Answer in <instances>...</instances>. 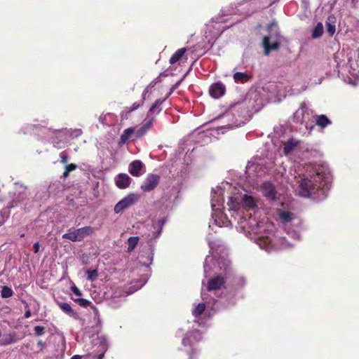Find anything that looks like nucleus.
Returning <instances> with one entry per match:
<instances>
[{"label": "nucleus", "instance_id": "obj_37", "mask_svg": "<svg viewBox=\"0 0 359 359\" xmlns=\"http://www.w3.org/2000/svg\"><path fill=\"white\" fill-rule=\"evenodd\" d=\"M77 168V165L75 163H70L65 166V170L69 172L75 170Z\"/></svg>", "mask_w": 359, "mask_h": 359}, {"label": "nucleus", "instance_id": "obj_18", "mask_svg": "<svg viewBox=\"0 0 359 359\" xmlns=\"http://www.w3.org/2000/svg\"><path fill=\"white\" fill-rule=\"evenodd\" d=\"M167 97H165L163 99H158L156 100L154 103L151 106L149 112L147 114V117H149V114H158L162 109L160 107V106L165 102Z\"/></svg>", "mask_w": 359, "mask_h": 359}, {"label": "nucleus", "instance_id": "obj_14", "mask_svg": "<svg viewBox=\"0 0 359 359\" xmlns=\"http://www.w3.org/2000/svg\"><path fill=\"white\" fill-rule=\"evenodd\" d=\"M155 121L154 117H151L148 121L143 123L141 127L135 132L136 138H140L144 135L151 128L154 122Z\"/></svg>", "mask_w": 359, "mask_h": 359}, {"label": "nucleus", "instance_id": "obj_23", "mask_svg": "<svg viewBox=\"0 0 359 359\" xmlns=\"http://www.w3.org/2000/svg\"><path fill=\"white\" fill-rule=\"evenodd\" d=\"M278 214L282 222L287 223L293 219V214L288 211L278 210Z\"/></svg>", "mask_w": 359, "mask_h": 359}, {"label": "nucleus", "instance_id": "obj_27", "mask_svg": "<svg viewBox=\"0 0 359 359\" xmlns=\"http://www.w3.org/2000/svg\"><path fill=\"white\" fill-rule=\"evenodd\" d=\"M227 205L229 207V209L231 210H237L240 208V203L236 198L233 197H230L229 198Z\"/></svg>", "mask_w": 359, "mask_h": 359}, {"label": "nucleus", "instance_id": "obj_44", "mask_svg": "<svg viewBox=\"0 0 359 359\" xmlns=\"http://www.w3.org/2000/svg\"><path fill=\"white\" fill-rule=\"evenodd\" d=\"M70 359H81V356L79 355H75L72 356Z\"/></svg>", "mask_w": 359, "mask_h": 359}, {"label": "nucleus", "instance_id": "obj_3", "mask_svg": "<svg viewBox=\"0 0 359 359\" xmlns=\"http://www.w3.org/2000/svg\"><path fill=\"white\" fill-rule=\"evenodd\" d=\"M224 264L225 265L224 274L217 275L208 280L207 288L209 291L220 290L224 285L227 276L231 273V263L227 261Z\"/></svg>", "mask_w": 359, "mask_h": 359}, {"label": "nucleus", "instance_id": "obj_25", "mask_svg": "<svg viewBox=\"0 0 359 359\" xmlns=\"http://www.w3.org/2000/svg\"><path fill=\"white\" fill-rule=\"evenodd\" d=\"M323 34V25L321 22H318L313 29L311 34L313 39H318L322 36Z\"/></svg>", "mask_w": 359, "mask_h": 359}, {"label": "nucleus", "instance_id": "obj_31", "mask_svg": "<svg viewBox=\"0 0 359 359\" xmlns=\"http://www.w3.org/2000/svg\"><path fill=\"white\" fill-rule=\"evenodd\" d=\"M86 273L87 275L88 280L94 281L98 277V271L97 269H86Z\"/></svg>", "mask_w": 359, "mask_h": 359}, {"label": "nucleus", "instance_id": "obj_8", "mask_svg": "<svg viewBox=\"0 0 359 359\" xmlns=\"http://www.w3.org/2000/svg\"><path fill=\"white\" fill-rule=\"evenodd\" d=\"M160 182V176L154 174L147 175L140 188L144 192H149L154 190Z\"/></svg>", "mask_w": 359, "mask_h": 359}, {"label": "nucleus", "instance_id": "obj_26", "mask_svg": "<svg viewBox=\"0 0 359 359\" xmlns=\"http://www.w3.org/2000/svg\"><path fill=\"white\" fill-rule=\"evenodd\" d=\"M305 109L304 108L299 109L294 114V121L296 123H302L304 121V114Z\"/></svg>", "mask_w": 359, "mask_h": 359}, {"label": "nucleus", "instance_id": "obj_12", "mask_svg": "<svg viewBox=\"0 0 359 359\" xmlns=\"http://www.w3.org/2000/svg\"><path fill=\"white\" fill-rule=\"evenodd\" d=\"M126 297V295H122L121 293H111V294L107 295L106 302L110 306L117 308L124 301Z\"/></svg>", "mask_w": 359, "mask_h": 359}, {"label": "nucleus", "instance_id": "obj_39", "mask_svg": "<svg viewBox=\"0 0 359 359\" xmlns=\"http://www.w3.org/2000/svg\"><path fill=\"white\" fill-rule=\"evenodd\" d=\"M39 248H40V245H39V242H36L35 243H34L33 248H34V253L39 252Z\"/></svg>", "mask_w": 359, "mask_h": 359}, {"label": "nucleus", "instance_id": "obj_45", "mask_svg": "<svg viewBox=\"0 0 359 359\" xmlns=\"http://www.w3.org/2000/svg\"><path fill=\"white\" fill-rule=\"evenodd\" d=\"M38 345H39L41 348H42V347L43 346V342L42 341H41V340H40V341H38Z\"/></svg>", "mask_w": 359, "mask_h": 359}, {"label": "nucleus", "instance_id": "obj_10", "mask_svg": "<svg viewBox=\"0 0 359 359\" xmlns=\"http://www.w3.org/2000/svg\"><path fill=\"white\" fill-rule=\"evenodd\" d=\"M96 340L97 342L95 344H98V351L96 354L94 355V357L97 358V359H102L104 353L108 349L107 339L105 336L102 335L97 336Z\"/></svg>", "mask_w": 359, "mask_h": 359}, {"label": "nucleus", "instance_id": "obj_35", "mask_svg": "<svg viewBox=\"0 0 359 359\" xmlns=\"http://www.w3.org/2000/svg\"><path fill=\"white\" fill-rule=\"evenodd\" d=\"M60 156L61 158V160H60L61 163L62 164H67L68 162V159H69V155H68L67 152L65 151H62L60 154Z\"/></svg>", "mask_w": 359, "mask_h": 359}, {"label": "nucleus", "instance_id": "obj_17", "mask_svg": "<svg viewBox=\"0 0 359 359\" xmlns=\"http://www.w3.org/2000/svg\"><path fill=\"white\" fill-rule=\"evenodd\" d=\"M332 121L328 117L324 114L318 115L316 116V124L321 128H325L330 125Z\"/></svg>", "mask_w": 359, "mask_h": 359}, {"label": "nucleus", "instance_id": "obj_13", "mask_svg": "<svg viewBox=\"0 0 359 359\" xmlns=\"http://www.w3.org/2000/svg\"><path fill=\"white\" fill-rule=\"evenodd\" d=\"M131 180H132L128 175L126 173H120L116 176L115 183L117 187L121 189H124L129 187Z\"/></svg>", "mask_w": 359, "mask_h": 359}, {"label": "nucleus", "instance_id": "obj_36", "mask_svg": "<svg viewBox=\"0 0 359 359\" xmlns=\"http://www.w3.org/2000/svg\"><path fill=\"white\" fill-rule=\"evenodd\" d=\"M35 334L36 336H41L45 333V327L43 326H36L34 327Z\"/></svg>", "mask_w": 359, "mask_h": 359}, {"label": "nucleus", "instance_id": "obj_21", "mask_svg": "<svg viewBox=\"0 0 359 359\" xmlns=\"http://www.w3.org/2000/svg\"><path fill=\"white\" fill-rule=\"evenodd\" d=\"M82 293H73L72 299L80 306L86 308L90 304V302L86 299L81 298Z\"/></svg>", "mask_w": 359, "mask_h": 359}, {"label": "nucleus", "instance_id": "obj_4", "mask_svg": "<svg viewBox=\"0 0 359 359\" xmlns=\"http://www.w3.org/2000/svg\"><path fill=\"white\" fill-rule=\"evenodd\" d=\"M94 232L92 226H87L77 229H69L68 231L62 235V238L68 239L73 242L81 241L83 238L90 236Z\"/></svg>", "mask_w": 359, "mask_h": 359}, {"label": "nucleus", "instance_id": "obj_41", "mask_svg": "<svg viewBox=\"0 0 359 359\" xmlns=\"http://www.w3.org/2000/svg\"><path fill=\"white\" fill-rule=\"evenodd\" d=\"M1 292H13V291L10 287H8L7 286H4Z\"/></svg>", "mask_w": 359, "mask_h": 359}, {"label": "nucleus", "instance_id": "obj_30", "mask_svg": "<svg viewBox=\"0 0 359 359\" xmlns=\"http://www.w3.org/2000/svg\"><path fill=\"white\" fill-rule=\"evenodd\" d=\"M111 294V293H92V298L96 303H100L104 299L106 300L107 295Z\"/></svg>", "mask_w": 359, "mask_h": 359}, {"label": "nucleus", "instance_id": "obj_11", "mask_svg": "<svg viewBox=\"0 0 359 359\" xmlns=\"http://www.w3.org/2000/svg\"><path fill=\"white\" fill-rule=\"evenodd\" d=\"M262 46L265 55H269L271 50H278L280 47V43L278 41L270 42V37L265 36L262 39Z\"/></svg>", "mask_w": 359, "mask_h": 359}, {"label": "nucleus", "instance_id": "obj_2", "mask_svg": "<svg viewBox=\"0 0 359 359\" xmlns=\"http://www.w3.org/2000/svg\"><path fill=\"white\" fill-rule=\"evenodd\" d=\"M329 174V170L321 166L316 170L313 180L302 178L299 182L298 191L299 195L306 198L314 195L321 187H324L328 183Z\"/></svg>", "mask_w": 359, "mask_h": 359}, {"label": "nucleus", "instance_id": "obj_28", "mask_svg": "<svg viewBox=\"0 0 359 359\" xmlns=\"http://www.w3.org/2000/svg\"><path fill=\"white\" fill-rule=\"evenodd\" d=\"M134 129L133 128H128L123 132L121 135V141L123 143H125L128 139L130 137L131 135L133 133Z\"/></svg>", "mask_w": 359, "mask_h": 359}, {"label": "nucleus", "instance_id": "obj_24", "mask_svg": "<svg viewBox=\"0 0 359 359\" xmlns=\"http://www.w3.org/2000/svg\"><path fill=\"white\" fill-rule=\"evenodd\" d=\"M146 93H147V92L144 90V93L142 94V97L141 100L138 102H134L131 105V107L129 108L128 111L126 112V115L129 114L132 111L137 109L139 107H140L141 106H142L144 104Z\"/></svg>", "mask_w": 359, "mask_h": 359}, {"label": "nucleus", "instance_id": "obj_47", "mask_svg": "<svg viewBox=\"0 0 359 359\" xmlns=\"http://www.w3.org/2000/svg\"><path fill=\"white\" fill-rule=\"evenodd\" d=\"M95 317H97V319L99 320V316H98V315H97V312H95Z\"/></svg>", "mask_w": 359, "mask_h": 359}, {"label": "nucleus", "instance_id": "obj_22", "mask_svg": "<svg viewBox=\"0 0 359 359\" xmlns=\"http://www.w3.org/2000/svg\"><path fill=\"white\" fill-rule=\"evenodd\" d=\"M243 205L248 210H252L256 207V203L252 196L245 195L243 199Z\"/></svg>", "mask_w": 359, "mask_h": 359}, {"label": "nucleus", "instance_id": "obj_9", "mask_svg": "<svg viewBox=\"0 0 359 359\" xmlns=\"http://www.w3.org/2000/svg\"><path fill=\"white\" fill-rule=\"evenodd\" d=\"M226 93V86L222 82H216L212 83L209 88L210 95L215 98L219 99Z\"/></svg>", "mask_w": 359, "mask_h": 359}, {"label": "nucleus", "instance_id": "obj_33", "mask_svg": "<svg viewBox=\"0 0 359 359\" xmlns=\"http://www.w3.org/2000/svg\"><path fill=\"white\" fill-rule=\"evenodd\" d=\"M327 31L330 36H332L335 33V25L330 22H326Z\"/></svg>", "mask_w": 359, "mask_h": 359}, {"label": "nucleus", "instance_id": "obj_20", "mask_svg": "<svg viewBox=\"0 0 359 359\" xmlns=\"http://www.w3.org/2000/svg\"><path fill=\"white\" fill-rule=\"evenodd\" d=\"M187 50V49L186 48L178 49L170 58V63L173 65L180 60Z\"/></svg>", "mask_w": 359, "mask_h": 359}, {"label": "nucleus", "instance_id": "obj_42", "mask_svg": "<svg viewBox=\"0 0 359 359\" xmlns=\"http://www.w3.org/2000/svg\"><path fill=\"white\" fill-rule=\"evenodd\" d=\"M31 316V311L29 309L27 310L25 313V318H28Z\"/></svg>", "mask_w": 359, "mask_h": 359}, {"label": "nucleus", "instance_id": "obj_7", "mask_svg": "<svg viewBox=\"0 0 359 359\" xmlns=\"http://www.w3.org/2000/svg\"><path fill=\"white\" fill-rule=\"evenodd\" d=\"M262 194L264 197L270 201H276L279 199L275 186L269 182H266L261 187Z\"/></svg>", "mask_w": 359, "mask_h": 359}, {"label": "nucleus", "instance_id": "obj_48", "mask_svg": "<svg viewBox=\"0 0 359 359\" xmlns=\"http://www.w3.org/2000/svg\"><path fill=\"white\" fill-rule=\"evenodd\" d=\"M259 226V224L258 222H257V228H258Z\"/></svg>", "mask_w": 359, "mask_h": 359}, {"label": "nucleus", "instance_id": "obj_40", "mask_svg": "<svg viewBox=\"0 0 359 359\" xmlns=\"http://www.w3.org/2000/svg\"><path fill=\"white\" fill-rule=\"evenodd\" d=\"M13 293H1V297L3 298H8L12 296Z\"/></svg>", "mask_w": 359, "mask_h": 359}, {"label": "nucleus", "instance_id": "obj_16", "mask_svg": "<svg viewBox=\"0 0 359 359\" xmlns=\"http://www.w3.org/2000/svg\"><path fill=\"white\" fill-rule=\"evenodd\" d=\"M233 79L235 83H244L251 79V76L247 72H236L233 75Z\"/></svg>", "mask_w": 359, "mask_h": 359}, {"label": "nucleus", "instance_id": "obj_29", "mask_svg": "<svg viewBox=\"0 0 359 359\" xmlns=\"http://www.w3.org/2000/svg\"><path fill=\"white\" fill-rule=\"evenodd\" d=\"M138 241H139V237H137V236L130 237L128 240V250L129 252L133 250L135 248V247L137 246Z\"/></svg>", "mask_w": 359, "mask_h": 359}, {"label": "nucleus", "instance_id": "obj_32", "mask_svg": "<svg viewBox=\"0 0 359 359\" xmlns=\"http://www.w3.org/2000/svg\"><path fill=\"white\" fill-rule=\"evenodd\" d=\"M297 142H293V140L292 141H288L285 144V147H284V153L285 154H288L290 152H291V151L295 147H297Z\"/></svg>", "mask_w": 359, "mask_h": 359}, {"label": "nucleus", "instance_id": "obj_38", "mask_svg": "<svg viewBox=\"0 0 359 359\" xmlns=\"http://www.w3.org/2000/svg\"><path fill=\"white\" fill-rule=\"evenodd\" d=\"M195 322L201 327H205L206 325L205 320H204L203 319H196Z\"/></svg>", "mask_w": 359, "mask_h": 359}, {"label": "nucleus", "instance_id": "obj_15", "mask_svg": "<svg viewBox=\"0 0 359 359\" xmlns=\"http://www.w3.org/2000/svg\"><path fill=\"white\" fill-rule=\"evenodd\" d=\"M143 168L144 163L140 160H135L129 164L128 171L133 176L139 177Z\"/></svg>", "mask_w": 359, "mask_h": 359}, {"label": "nucleus", "instance_id": "obj_43", "mask_svg": "<svg viewBox=\"0 0 359 359\" xmlns=\"http://www.w3.org/2000/svg\"><path fill=\"white\" fill-rule=\"evenodd\" d=\"M69 175V172L67 170H65L63 174H62V177L63 178H67L68 176Z\"/></svg>", "mask_w": 359, "mask_h": 359}, {"label": "nucleus", "instance_id": "obj_34", "mask_svg": "<svg viewBox=\"0 0 359 359\" xmlns=\"http://www.w3.org/2000/svg\"><path fill=\"white\" fill-rule=\"evenodd\" d=\"M166 221H167L166 217H163L158 221L157 224L159 227V229L156 232V234L154 236L155 238H156L161 233L164 224H165Z\"/></svg>", "mask_w": 359, "mask_h": 359}, {"label": "nucleus", "instance_id": "obj_5", "mask_svg": "<svg viewBox=\"0 0 359 359\" xmlns=\"http://www.w3.org/2000/svg\"><path fill=\"white\" fill-rule=\"evenodd\" d=\"M202 339V334L198 330H194L188 332L182 339V345L184 346H189L191 351H187L190 359L194 358V355L197 353V349L194 348V343L199 341Z\"/></svg>", "mask_w": 359, "mask_h": 359}, {"label": "nucleus", "instance_id": "obj_46", "mask_svg": "<svg viewBox=\"0 0 359 359\" xmlns=\"http://www.w3.org/2000/svg\"><path fill=\"white\" fill-rule=\"evenodd\" d=\"M73 292H80L76 286L72 287Z\"/></svg>", "mask_w": 359, "mask_h": 359}, {"label": "nucleus", "instance_id": "obj_1", "mask_svg": "<svg viewBox=\"0 0 359 359\" xmlns=\"http://www.w3.org/2000/svg\"><path fill=\"white\" fill-rule=\"evenodd\" d=\"M233 297V293H202V302L195 305L192 314L196 318L201 316L209 318L213 315V311L222 306L233 304L234 302L231 300Z\"/></svg>", "mask_w": 359, "mask_h": 359}, {"label": "nucleus", "instance_id": "obj_6", "mask_svg": "<svg viewBox=\"0 0 359 359\" xmlns=\"http://www.w3.org/2000/svg\"><path fill=\"white\" fill-rule=\"evenodd\" d=\"M139 199L137 195L135 194H129L125 196L122 200L118 202L114 207V212L118 214L124 210L134 205Z\"/></svg>", "mask_w": 359, "mask_h": 359}, {"label": "nucleus", "instance_id": "obj_19", "mask_svg": "<svg viewBox=\"0 0 359 359\" xmlns=\"http://www.w3.org/2000/svg\"><path fill=\"white\" fill-rule=\"evenodd\" d=\"M57 304L58 306L60 308V309L68 316L71 317H75L76 316V313L74 312V311L72 309V308L69 304L57 301Z\"/></svg>", "mask_w": 359, "mask_h": 359}]
</instances>
